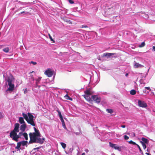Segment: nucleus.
I'll list each match as a JSON object with an SVG mask.
<instances>
[{
  "label": "nucleus",
  "instance_id": "36",
  "mask_svg": "<svg viewBox=\"0 0 155 155\" xmlns=\"http://www.w3.org/2000/svg\"><path fill=\"white\" fill-rule=\"evenodd\" d=\"M60 120H61V123H62V124H65L64 121V120L63 118H61L60 119Z\"/></svg>",
  "mask_w": 155,
  "mask_h": 155
},
{
  "label": "nucleus",
  "instance_id": "49",
  "mask_svg": "<svg viewBox=\"0 0 155 155\" xmlns=\"http://www.w3.org/2000/svg\"><path fill=\"white\" fill-rule=\"evenodd\" d=\"M121 127L123 128H124L126 126H125V125H122L121 126Z\"/></svg>",
  "mask_w": 155,
  "mask_h": 155
},
{
  "label": "nucleus",
  "instance_id": "58",
  "mask_svg": "<svg viewBox=\"0 0 155 155\" xmlns=\"http://www.w3.org/2000/svg\"><path fill=\"white\" fill-rule=\"evenodd\" d=\"M54 77H55V75H54V77H53V78L54 79Z\"/></svg>",
  "mask_w": 155,
  "mask_h": 155
},
{
  "label": "nucleus",
  "instance_id": "10",
  "mask_svg": "<svg viewBox=\"0 0 155 155\" xmlns=\"http://www.w3.org/2000/svg\"><path fill=\"white\" fill-rule=\"evenodd\" d=\"M41 78L42 77H39L38 78L33 79L34 81L35 80V87H38V88H40L41 86L38 85V84L41 83Z\"/></svg>",
  "mask_w": 155,
  "mask_h": 155
},
{
  "label": "nucleus",
  "instance_id": "46",
  "mask_svg": "<svg viewBox=\"0 0 155 155\" xmlns=\"http://www.w3.org/2000/svg\"><path fill=\"white\" fill-rule=\"evenodd\" d=\"M19 135H20V137H21V136H23V133H22V132H20L19 133Z\"/></svg>",
  "mask_w": 155,
  "mask_h": 155
},
{
  "label": "nucleus",
  "instance_id": "4",
  "mask_svg": "<svg viewBox=\"0 0 155 155\" xmlns=\"http://www.w3.org/2000/svg\"><path fill=\"white\" fill-rule=\"evenodd\" d=\"M113 55H114V58H116L117 57V54L116 53L106 52L104 53L101 55V58H103L104 57H106L107 58H108Z\"/></svg>",
  "mask_w": 155,
  "mask_h": 155
},
{
  "label": "nucleus",
  "instance_id": "41",
  "mask_svg": "<svg viewBox=\"0 0 155 155\" xmlns=\"http://www.w3.org/2000/svg\"><path fill=\"white\" fill-rule=\"evenodd\" d=\"M24 93L25 94H26L28 92V90L27 89L25 88V89H24Z\"/></svg>",
  "mask_w": 155,
  "mask_h": 155
},
{
  "label": "nucleus",
  "instance_id": "23",
  "mask_svg": "<svg viewBox=\"0 0 155 155\" xmlns=\"http://www.w3.org/2000/svg\"><path fill=\"white\" fill-rule=\"evenodd\" d=\"M79 132H74V133L77 135H81L82 134L80 128L79 129Z\"/></svg>",
  "mask_w": 155,
  "mask_h": 155
},
{
  "label": "nucleus",
  "instance_id": "61",
  "mask_svg": "<svg viewBox=\"0 0 155 155\" xmlns=\"http://www.w3.org/2000/svg\"><path fill=\"white\" fill-rule=\"evenodd\" d=\"M65 152L66 153V154H68V153H67V152L66 151H65Z\"/></svg>",
  "mask_w": 155,
  "mask_h": 155
},
{
  "label": "nucleus",
  "instance_id": "62",
  "mask_svg": "<svg viewBox=\"0 0 155 155\" xmlns=\"http://www.w3.org/2000/svg\"><path fill=\"white\" fill-rule=\"evenodd\" d=\"M135 30L136 31H137L136 30V29H135Z\"/></svg>",
  "mask_w": 155,
  "mask_h": 155
},
{
  "label": "nucleus",
  "instance_id": "2",
  "mask_svg": "<svg viewBox=\"0 0 155 155\" xmlns=\"http://www.w3.org/2000/svg\"><path fill=\"white\" fill-rule=\"evenodd\" d=\"M14 80V78L13 77L12 75L8 76L7 79H5V80L7 81L6 83L7 84L8 83V85L9 86V87L5 91L6 92H9L11 93L14 90L15 88Z\"/></svg>",
  "mask_w": 155,
  "mask_h": 155
},
{
  "label": "nucleus",
  "instance_id": "48",
  "mask_svg": "<svg viewBox=\"0 0 155 155\" xmlns=\"http://www.w3.org/2000/svg\"><path fill=\"white\" fill-rule=\"evenodd\" d=\"M153 51H155V46H153V49H152Z\"/></svg>",
  "mask_w": 155,
  "mask_h": 155
},
{
  "label": "nucleus",
  "instance_id": "26",
  "mask_svg": "<svg viewBox=\"0 0 155 155\" xmlns=\"http://www.w3.org/2000/svg\"><path fill=\"white\" fill-rule=\"evenodd\" d=\"M3 51L6 53H7L9 51V48L8 47L5 48L3 49Z\"/></svg>",
  "mask_w": 155,
  "mask_h": 155
},
{
  "label": "nucleus",
  "instance_id": "59",
  "mask_svg": "<svg viewBox=\"0 0 155 155\" xmlns=\"http://www.w3.org/2000/svg\"><path fill=\"white\" fill-rule=\"evenodd\" d=\"M86 152H87V151H88V150H86L85 151Z\"/></svg>",
  "mask_w": 155,
  "mask_h": 155
},
{
  "label": "nucleus",
  "instance_id": "56",
  "mask_svg": "<svg viewBox=\"0 0 155 155\" xmlns=\"http://www.w3.org/2000/svg\"><path fill=\"white\" fill-rule=\"evenodd\" d=\"M147 152H149V150H148V148H147Z\"/></svg>",
  "mask_w": 155,
  "mask_h": 155
},
{
  "label": "nucleus",
  "instance_id": "44",
  "mask_svg": "<svg viewBox=\"0 0 155 155\" xmlns=\"http://www.w3.org/2000/svg\"><path fill=\"white\" fill-rule=\"evenodd\" d=\"M87 25H82L81 26V28H87Z\"/></svg>",
  "mask_w": 155,
  "mask_h": 155
},
{
  "label": "nucleus",
  "instance_id": "38",
  "mask_svg": "<svg viewBox=\"0 0 155 155\" xmlns=\"http://www.w3.org/2000/svg\"><path fill=\"white\" fill-rule=\"evenodd\" d=\"M145 87V89L146 90H148L149 91H151V89L149 87Z\"/></svg>",
  "mask_w": 155,
  "mask_h": 155
},
{
  "label": "nucleus",
  "instance_id": "51",
  "mask_svg": "<svg viewBox=\"0 0 155 155\" xmlns=\"http://www.w3.org/2000/svg\"><path fill=\"white\" fill-rule=\"evenodd\" d=\"M145 154L147 155H151L150 153L147 152Z\"/></svg>",
  "mask_w": 155,
  "mask_h": 155
},
{
  "label": "nucleus",
  "instance_id": "55",
  "mask_svg": "<svg viewBox=\"0 0 155 155\" xmlns=\"http://www.w3.org/2000/svg\"><path fill=\"white\" fill-rule=\"evenodd\" d=\"M128 75V74L127 73L126 74H125V76H127Z\"/></svg>",
  "mask_w": 155,
  "mask_h": 155
},
{
  "label": "nucleus",
  "instance_id": "50",
  "mask_svg": "<svg viewBox=\"0 0 155 155\" xmlns=\"http://www.w3.org/2000/svg\"><path fill=\"white\" fill-rule=\"evenodd\" d=\"M24 13H25V12L24 11L21 12L19 14H22Z\"/></svg>",
  "mask_w": 155,
  "mask_h": 155
},
{
  "label": "nucleus",
  "instance_id": "3",
  "mask_svg": "<svg viewBox=\"0 0 155 155\" xmlns=\"http://www.w3.org/2000/svg\"><path fill=\"white\" fill-rule=\"evenodd\" d=\"M28 118L27 120V122L28 124H30L32 126L35 127L36 126L34 117L33 115L30 113H28Z\"/></svg>",
  "mask_w": 155,
  "mask_h": 155
},
{
  "label": "nucleus",
  "instance_id": "57",
  "mask_svg": "<svg viewBox=\"0 0 155 155\" xmlns=\"http://www.w3.org/2000/svg\"><path fill=\"white\" fill-rule=\"evenodd\" d=\"M85 154V153H83L82 154V155H84Z\"/></svg>",
  "mask_w": 155,
  "mask_h": 155
},
{
  "label": "nucleus",
  "instance_id": "14",
  "mask_svg": "<svg viewBox=\"0 0 155 155\" xmlns=\"http://www.w3.org/2000/svg\"><path fill=\"white\" fill-rule=\"evenodd\" d=\"M134 67L135 68H141L144 67L143 66V65L139 64L138 63L136 62L135 61H134Z\"/></svg>",
  "mask_w": 155,
  "mask_h": 155
},
{
  "label": "nucleus",
  "instance_id": "25",
  "mask_svg": "<svg viewBox=\"0 0 155 155\" xmlns=\"http://www.w3.org/2000/svg\"><path fill=\"white\" fill-rule=\"evenodd\" d=\"M14 2H18L17 4H19L20 5H24V4L25 3H24V2H22L19 1H18V0L15 1H14Z\"/></svg>",
  "mask_w": 155,
  "mask_h": 155
},
{
  "label": "nucleus",
  "instance_id": "11",
  "mask_svg": "<svg viewBox=\"0 0 155 155\" xmlns=\"http://www.w3.org/2000/svg\"><path fill=\"white\" fill-rule=\"evenodd\" d=\"M138 105L140 107L145 108L147 107V104L144 101L139 100L138 101Z\"/></svg>",
  "mask_w": 155,
  "mask_h": 155
},
{
  "label": "nucleus",
  "instance_id": "24",
  "mask_svg": "<svg viewBox=\"0 0 155 155\" xmlns=\"http://www.w3.org/2000/svg\"><path fill=\"white\" fill-rule=\"evenodd\" d=\"M136 92L135 90L133 89L130 91V93L131 95H134L136 94Z\"/></svg>",
  "mask_w": 155,
  "mask_h": 155
},
{
  "label": "nucleus",
  "instance_id": "39",
  "mask_svg": "<svg viewBox=\"0 0 155 155\" xmlns=\"http://www.w3.org/2000/svg\"><path fill=\"white\" fill-rule=\"evenodd\" d=\"M41 147H37L36 148H34L33 149V150H38Z\"/></svg>",
  "mask_w": 155,
  "mask_h": 155
},
{
  "label": "nucleus",
  "instance_id": "32",
  "mask_svg": "<svg viewBox=\"0 0 155 155\" xmlns=\"http://www.w3.org/2000/svg\"><path fill=\"white\" fill-rule=\"evenodd\" d=\"M137 147L138 148L140 153L141 154H143V151H142V150H141V149L140 146L138 144H137Z\"/></svg>",
  "mask_w": 155,
  "mask_h": 155
},
{
  "label": "nucleus",
  "instance_id": "35",
  "mask_svg": "<svg viewBox=\"0 0 155 155\" xmlns=\"http://www.w3.org/2000/svg\"><path fill=\"white\" fill-rule=\"evenodd\" d=\"M62 126L63 127L64 129H65L66 130H68V129H67V127H66V125H65V124H62Z\"/></svg>",
  "mask_w": 155,
  "mask_h": 155
},
{
  "label": "nucleus",
  "instance_id": "7",
  "mask_svg": "<svg viewBox=\"0 0 155 155\" xmlns=\"http://www.w3.org/2000/svg\"><path fill=\"white\" fill-rule=\"evenodd\" d=\"M54 72V71H52L50 68H48L45 71V74L48 77H50L53 75Z\"/></svg>",
  "mask_w": 155,
  "mask_h": 155
},
{
  "label": "nucleus",
  "instance_id": "52",
  "mask_svg": "<svg viewBox=\"0 0 155 155\" xmlns=\"http://www.w3.org/2000/svg\"><path fill=\"white\" fill-rule=\"evenodd\" d=\"M72 150H73V149L72 148H70V149L69 150L70 151V152H72Z\"/></svg>",
  "mask_w": 155,
  "mask_h": 155
},
{
  "label": "nucleus",
  "instance_id": "17",
  "mask_svg": "<svg viewBox=\"0 0 155 155\" xmlns=\"http://www.w3.org/2000/svg\"><path fill=\"white\" fill-rule=\"evenodd\" d=\"M19 122L21 124L25 123V121L24 120L23 117H19Z\"/></svg>",
  "mask_w": 155,
  "mask_h": 155
},
{
  "label": "nucleus",
  "instance_id": "19",
  "mask_svg": "<svg viewBox=\"0 0 155 155\" xmlns=\"http://www.w3.org/2000/svg\"><path fill=\"white\" fill-rule=\"evenodd\" d=\"M21 145L19 143V142H18L17 143V144L16 147H15V148L16 149H17L18 150H20L21 149Z\"/></svg>",
  "mask_w": 155,
  "mask_h": 155
},
{
  "label": "nucleus",
  "instance_id": "1",
  "mask_svg": "<svg viewBox=\"0 0 155 155\" xmlns=\"http://www.w3.org/2000/svg\"><path fill=\"white\" fill-rule=\"evenodd\" d=\"M35 132L30 133L29 135L30 138V140L29 141V143H39L42 144L45 141V138L42 137L41 138V135L38 129L35 127H34Z\"/></svg>",
  "mask_w": 155,
  "mask_h": 155
},
{
  "label": "nucleus",
  "instance_id": "16",
  "mask_svg": "<svg viewBox=\"0 0 155 155\" xmlns=\"http://www.w3.org/2000/svg\"><path fill=\"white\" fill-rule=\"evenodd\" d=\"M19 143L21 144V145L22 146H26L27 147V143H28H28V142L27 141L23 140L20 142H19Z\"/></svg>",
  "mask_w": 155,
  "mask_h": 155
},
{
  "label": "nucleus",
  "instance_id": "5",
  "mask_svg": "<svg viewBox=\"0 0 155 155\" xmlns=\"http://www.w3.org/2000/svg\"><path fill=\"white\" fill-rule=\"evenodd\" d=\"M85 94L84 95V98L88 101L90 102L92 101V97H91L90 96L91 94L90 90H87L84 92Z\"/></svg>",
  "mask_w": 155,
  "mask_h": 155
},
{
  "label": "nucleus",
  "instance_id": "43",
  "mask_svg": "<svg viewBox=\"0 0 155 155\" xmlns=\"http://www.w3.org/2000/svg\"><path fill=\"white\" fill-rule=\"evenodd\" d=\"M30 63H32L34 65H35L37 64V62L33 61H31Z\"/></svg>",
  "mask_w": 155,
  "mask_h": 155
},
{
  "label": "nucleus",
  "instance_id": "53",
  "mask_svg": "<svg viewBox=\"0 0 155 155\" xmlns=\"http://www.w3.org/2000/svg\"><path fill=\"white\" fill-rule=\"evenodd\" d=\"M22 8V7H20V8H19V10H21ZM18 10H19V9H18V10H17L16 11H17H17H18Z\"/></svg>",
  "mask_w": 155,
  "mask_h": 155
},
{
  "label": "nucleus",
  "instance_id": "18",
  "mask_svg": "<svg viewBox=\"0 0 155 155\" xmlns=\"http://www.w3.org/2000/svg\"><path fill=\"white\" fill-rule=\"evenodd\" d=\"M141 14L143 15H141V16L144 18L146 19L148 18L149 16L147 14H146L145 13L143 12H141Z\"/></svg>",
  "mask_w": 155,
  "mask_h": 155
},
{
  "label": "nucleus",
  "instance_id": "9",
  "mask_svg": "<svg viewBox=\"0 0 155 155\" xmlns=\"http://www.w3.org/2000/svg\"><path fill=\"white\" fill-rule=\"evenodd\" d=\"M9 136L10 137L12 138V140H14L16 141H18V139L20 138V135L19 134H17V133H15V134H10Z\"/></svg>",
  "mask_w": 155,
  "mask_h": 155
},
{
  "label": "nucleus",
  "instance_id": "30",
  "mask_svg": "<svg viewBox=\"0 0 155 155\" xmlns=\"http://www.w3.org/2000/svg\"><path fill=\"white\" fill-rule=\"evenodd\" d=\"M145 43L144 42H143L140 45H139V47L140 48H142L144 47L145 45Z\"/></svg>",
  "mask_w": 155,
  "mask_h": 155
},
{
  "label": "nucleus",
  "instance_id": "13",
  "mask_svg": "<svg viewBox=\"0 0 155 155\" xmlns=\"http://www.w3.org/2000/svg\"><path fill=\"white\" fill-rule=\"evenodd\" d=\"M141 140L140 141L141 143H144V144H148L149 143L148 140L144 137H142L141 139Z\"/></svg>",
  "mask_w": 155,
  "mask_h": 155
},
{
  "label": "nucleus",
  "instance_id": "29",
  "mask_svg": "<svg viewBox=\"0 0 155 155\" xmlns=\"http://www.w3.org/2000/svg\"><path fill=\"white\" fill-rule=\"evenodd\" d=\"M61 144L63 149H65L66 147V144L63 142H61Z\"/></svg>",
  "mask_w": 155,
  "mask_h": 155
},
{
  "label": "nucleus",
  "instance_id": "12",
  "mask_svg": "<svg viewBox=\"0 0 155 155\" xmlns=\"http://www.w3.org/2000/svg\"><path fill=\"white\" fill-rule=\"evenodd\" d=\"M92 97L93 100L95 101L96 103H99L100 102L101 99L97 96L95 95H92Z\"/></svg>",
  "mask_w": 155,
  "mask_h": 155
},
{
  "label": "nucleus",
  "instance_id": "6",
  "mask_svg": "<svg viewBox=\"0 0 155 155\" xmlns=\"http://www.w3.org/2000/svg\"><path fill=\"white\" fill-rule=\"evenodd\" d=\"M20 125L18 123H16L14 125V128L13 130L10 132V134H15V133H18L19 131V127Z\"/></svg>",
  "mask_w": 155,
  "mask_h": 155
},
{
  "label": "nucleus",
  "instance_id": "27",
  "mask_svg": "<svg viewBox=\"0 0 155 155\" xmlns=\"http://www.w3.org/2000/svg\"><path fill=\"white\" fill-rule=\"evenodd\" d=\"M128 143L130 144H132L134 145H136L137 146V144L135 142H134L132 140H131L130 141H128Z\"/></svg>",
  "mask_w": 155,
  "mask_h": 155
},
{
  "label": "nucleus",
  "instance_id": "31",
  "mask_svg": "<svg viewBox=\"0 0 155 155\" xmlns=\"http://www.w3.org/2000/svg\"><path fill=\"white\" fill-rule=\"evenodd\" d=\"M107 111L108 113H110V114H112L113 113V110L111 109H107Z\"/></svg>",
  "mask_w": 155,
  "mask_h": 155
},
{
  "label": "nucleus",
  "instance_id": "21",
  "mask_svg": "<svg viewBox=\"0 0 155 155\" xmlns=\"http://www.w3.org/2000/svg\"><path fill=\"white\" fill-rule=\"evenodd\" d=\"M64 97L67 100H69L70 101H72L73 100L72 98L69 96L67 94L65 95Z\"/></svg>",
  "mask_w": 155,
  "mask_h": 155
},
{
  "label": "nucleus",
  "instance_id": "34",
  "mask_svg": "<svg viewBox=\"0 0 155 155\" xmlns=\"http://www.w3.org/2000/svg\"><path fill=\"white\" fill-rule=\"evenodd\" d=\"M143 92L145 94H147L149 92V91H147V90L145 88V89L143 90Z\"/></svg>",
  "mask_w": 155,
  "mask_h": 155
},
{
  "label": "nucleus",
  "instance_id": "15",
  "mask_svg": "<svg viewBox=\"0 0 155 155\" xmlns=\"http://www.w3.org/2000/svg\"><path fill=\"white\" fill-rule=\"evenodd\" d=\"M26 126L25 123L22 124L20 127V130L22 131H25L26 128Z\"/></svg>",
  "mask_w": 155,
  "mask_h": 155
},
{
  "label": "nucleus",
  "instance_id": "37",
  "mask_svg": "<svg viewBox=\"0 0 155 155\" xmlns=\"http://www.w3.org/2000/svg\"><path fill=\"white\" fill-rule=\"evenodd\" d=\"M124 138L125 140H127L129 138V137L126 135H124Z\"/></svg>",
  "mask_w": 155,
  "mask_h": 155
},
{
  "label": "nucleus",
  "instance_id": "28",
  "mask_svg": "<svg viewBox=\"0 0 155 155\" xmlns=\"http://www.w3.org/2000/svg\"><path fill=\"white\" fill-rule=\"evenodd\" d=\"M57 112L58 113V116L59 117L60 119L63 118V117L61 114V112L59 110H58L57 111Z\"/></svg>",
  "mask_w": 155,
  "mask_h": 155
},
{
  "label": "nucleus",
  "instance_id": "45",
  "mask_svg": "<svg viewBox=\"0 0 155 155\" xmlns=\"http://www.w3.org/2000/svg\"><path fill=\"white\" fill-rule=\"evenodd\" d=\"M3 117V115L2 113L1 112H0V119L1 118H2Z\"/></svg>",
  "mask_w": 155,
  "mask_h": 155
},
{
  "label": "nucleus",
  "instance_id": "20",
  "mask_svg": "<svg viewBox=\"0 0 155 155\" xmlns=\"http://www.w3.org/2000/svg\"><path fill=\"white\" fill-rule=\"evenodd\" d=\"M22 115L23 116V118H24L25 120L27 121V120L28 118V114L27 115V114L23 113L22 114Z\"/></svg>",
  "mask_w": 155,
  "mask_h": 155
},
{
  "label": "nucleus",
  "instance_id": "42",
  "mask_svg": "<svg viewBox=\"0 0 155 155\" xmlns=\"http://www.w3.org/2000/svg\"><path fill=\"white\" fill-rule=\"evenodd\" d=\"M98 60L101 61L103 60V58H101V55L98 57Z\"/></svg>",
  "mask_w": 155,
  "mask_h": 155
},
{
  "label": "nucleus",
  "instance_id": "63",
  "mask_svg": "<svg viewBox=\"0 0 155 155\" xmlns=\"http://www.w3.org/2000/svg\"><path fill=\"white\" fill-rule=\"evenodd\" d=\"M112 155H115L114 154H113Z\"/></svg>",
  "mask_w": 155,
  "mask_h": 155
},
{
  "label": "nucleus",
  "instance_id": "22",
  "mask_svg": "<svg viewBox=\"0 0 155 155\" xmlns=\"http://www.w3.org/2000/svg\"><path fill=\"white\" fill-rule=\"evenodd\" d=\"M24 137L25 140H28V135L27 133L26 132L23 133V135L22 136Z\"/></svg>",
  "mask_w": 155,
  "mask_h": 155
},
{
  "label": "nucleus",
  "instance_id": "47",
  "mask_svg": "<svg viewBox=\"0 0 155 155\" xmlns=\"http://www.w3.org/2000/svg\"><path fill=\"white\" fill-rule=\"evenodd\" d=\"M51 41H53V39L52 38V37L51 36V35H49Z\"/></svg>",
  "mask_w": 155,
  "mask_h": 155
},
{
  "label": "nucleus",
  "instance_id": "33",
  "mask_svg": "<svg viewBox=\"0 0 155 155\" xmlns=\"http://www.w3.org/2000/svg\"><path fill=\"white\" fill-rule=\"evenodd\" d=\"M141 144L143 146V149H145L147 147V146L146 145V144H144V143H141Z\"/></svg>",
  "mask_w": 155,
  "mask_h": 155
},
{
  "label": "nucleus",
  "instance_id": "60",
  "mask_svg": "<svg viewBox=\"0 0 155 155\" xmlns=\"http://www.w3.org/2000/svg\"><path fill=\"white\" fill-rule=\"evenodd\" d=\"M86 152H87V151H88V150H86L85 151Z\"/></svg>",
  "mask_w": 155,
  "mask_h": 155
},
{
  "label": "nucleus",
  "instance_id": "40",
  "mask_svg": "<svg viewBox=\"0 0 155 155\" xmlns=\"http://www.w3.org/2000/svg\"><path fill=\"white\" fill-rule=\"evenodd\" d=\"M68 1L69 3L71 4H73L74 3V1L73 0H68Z\"/></svg>",
  "mask_w": 155,
  "mask_h": 155
},
{
  "label": "nucleus",
  "instance_id": "54",
  "mask_svg": "<svg viewBox=\"0 0 155 155\" xmlns=\"http://www.w3.org/2000/svg\"><path fill=\"white\" fill-rule=\"evenodd\" d=\"M34 71H32V72H31L30 73H30H33V72H34Z\"/></svg>",
  "mask_w": 155,
  "mask_h": 155
},
{
  "label": "nucleus",
  "instance_id": "8",
  "mask_svg": "<svg viewBox=\"0 0 155 155\" xmlns=\"http://www.w3.org/2000/svg\"><path fill=\"white\" fill-rule=\"evenodd\" d=\"M109 146L114 149L117 150L119 151H121V149L120 147L117 146L116 144H113L112 143L110 142L109 143Z\"/></svg>",
  "mask_w": 155,
  "mask_h": 155
}]
</instances>
